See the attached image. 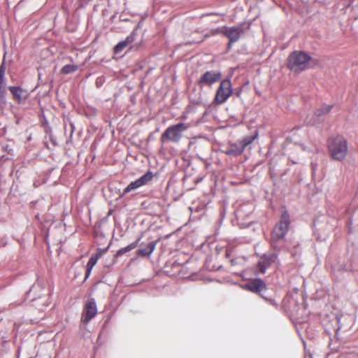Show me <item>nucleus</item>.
<instances>
[{"instance_id":"f257e3e1","label":"nucleus","mask_w":358,"mask_h":358,"mask_svg":"<svg viewBox=\"0 0 358 358\" xmlns=\"http://www.w3.org/2000/svg\"><path fill=\"white\" fill-rule=\"evenodd\" d=\"M289 215L285 211L280 221L275 224L271 237V246L273 250L280 251L283 247V238L288 231Z\"/></svg>"},{"instance_id":"f03ea898","label":"nucleus","mask_w":358,"mask_h":358,"mask_svg":"<svg viewBox=\"0 0 358 358\" xmlns=\"http://www.w3.org/2000/svg\"><path fill=\"white\" fill-rule=\"evenodd\" d=\"M312 57L303 51H294L287 57V66L292 71L299 73L310 67Z\"/></svg>"},{"instance_id":"7ed1b4c3","label":"nucleus","mask_w":358,"mask_h":358,"mask_svg":"<svg viewBox=\"0 0 358 358\" xmlns=\"http://www.w3.org/2000/svg\"><path fill=\"white\" fill-rule=\"evenodd\" d=\"M329 150L333 160L342 162L345 159L348 152V142L341 136L330 138Z\"/></svg>"},{"instance_id":"20e7f679","label":"nucleus","mask_w":358,"mask_h":358,"mask_svg":"<svg viewBox=\"0 0 358 358\" xmlns=\"http://www.w3.org/2000/svg\"><path fill=\"white\" fill-rule=\"evenodd\" d=\"M257 136V133L253 136H245L243 139L234 143H229L222 151L229 156L236 157L241 155L246 147L251 144Z\"/></svg>"},{"instance_id":"39448f33","label":"nucleus","mask_w":358,"mask_h":358,"mask_svg":"<svg viewBox=\"0 0 358 358\" xmlns=\"http://www.w3.org/2000/svg\"><path fill=\"white\" fill-rule=\"evenodd\" d=\"M187 128L188 127L184 123H178L168 127L161 136L162 142L164 143L168 141H178L182 137V132L186 131Z\"/></svg>"},{"instance_id":"423d86ee","label":"nucleus","mask_w":358,"mask_h":358,"mask_svg":"<svg viewBox=\"0 0 358 358\" xmlns=\"http://www.w3.org/2000/svg\"><path fill=\"white\" fill-rule=\"evenodd\" d=\"M245 287L252 292L256 293L273 305L277 306L275 302L269 298L267 294L268 288L266 283L260 278H255L245 285Z\"/></svg>"},{"instance_id":"0eeeda50","label":"nucleus","mask_w":358,"mask_h":358,"mask_svg":"<svg viewBox=\"0 0 358 358\" xmlns=\"http://www.w3.org/2000/svg\"><path fill=\"white\" fill-rule=\"evenodd\" d=\"M232 94L231 84L230 80L226 79L221 82L214 99L217 104L224 103Z\"/></svg>"},{"instance_id":"6e6552de","label":"nucleus","mask_w":358,"mask_h":358,"mask_svg":"<svg viewBox=\"0 0 358 358\" xmlns=\"http://www.w3.org/2000/svg\"><path fill=\"white\" fill-rule=\"evenodd\" d=\"M222 32L231 43H236L241 36L245 32V24H241L233 27H224V30H219Z\"/></svg>"},{"instance_id":"1a4fd4ad","label":"nucleus","mask_w":358,"mask_h":358,"mask_svg":"<svg viewBox=\"0 0 358 358\" xmlns=\"http://www.w3.org/2000/svg\"><path fill=\"white\" fill-rule=\"evenodd\" d=\"M278 252L274 250L273 252L265 254L261 257L257 264L258 271L261 273H264L268 268L278 262Z\"/></svg>"},{"instance_id":"9d476101","label":"nucleus","mask_w":358,"mask_h":358,"mask_svg":"<svg viewBox=\"0 0 358 358\" xmlns=\"http://www.w3.org/2000/svg\"><path fill=\"white\" fill-rule=\"evenodd\" d=\"M222 77V74L217 71H208L203 73L198 80L199 85L202 87L203 86H211L213 84L217 83Z\"/></svg>"},{"instance_id":"9b49d317","label":"nucleus","mask_w":358,"mask_h":358,"mask_svg":"<svg viewBox=\"0 0 358 358\" xmlns=\"http://www.w3.org/2000/svg\"><path fill=\"white\" fill-rule=\"evenodd\" d=\"M153 177V174L150 171H148L141 178L136 179L135 181L131 182L123 191V194H127L131 191H134L138 188L147 185Z\"/></svg>"},{"instance_id":"f8f14e48","label":"nucleus","mask_w":358,"mask_h":358,"mask_svg":"<svg viewBox=\"0 0 358 358\" xmlns=\"http://www.w3.org/2000/svg\"><path fill=\"white\" fill-rule=\"evenodd\" d=\"M97 313L96 303L93 299L87 301L85 304V310L83 313L81 321L84 324H87Z\"/></svg>"},{"instance_id":"ddd939ff","label":"nucleus","mask_w":358,"mask_h":358,"mask_svg":"<svg viewBox=\"0 0 358 358\" xmlns=\"http://www.w3.org/2000/svg\"><path fill=\"white\" fill-rule=\"evenodd\" d=\"M252 208L250 204L241 205L236 210V216L238 220H244L248 217L252 213Z\"/></svg>"},{"instance_id":"4468645a","label":"nucleus","mask_w":358,"mask_h":358,"mask_svg":"<svg viewBox=\"0 0 358 358\" xmlns=\"http://www.w3.org/2000/svg\"><path fill=\"white\" fill-rule=\"evenodd\" d=\"M101 256L102 251H99L91 256L86 266L85 278H87L90 275L93 267L96 265L97 261Z\"/></svg>"},{"instance_id":"2eb2a0df","label":"nucleus","mask_w":358,"mask_h":358,"mask_svg":"<svg viewBox=\"0 0 358 358\" xmlns=\"http://www.w3.org/2000/svg\"><path fill=\"white\" fill-rule=\"evenodd\" d=\"M9 90L15 99L18 101L20 102L22 100H24L28 96V92L26 90H22L20 87H10Z\"/></svg>"},{"instance_id":"dca6fc26","label":"nucleus","mask_w":358,"mask_h":358,"mask_svg":"<svg viewBox=\"0 0 358 358\" xmlns=\"http://www.w3.org/2000/svg\"><path fill=\"white\" fill-rule=\"evenodd\" d=\"M155 241H151L148 243V245L143 248H141L138 251V254L141 256H148L150 255L155 250Z\"/></svg>"},{"instance_id":"f3484780","label":"nucleus","mask_w":358,"mask_h":358,"mask_svg":"<svg viewBox=\"0 0 358 358\" xmlns=\"http://www.w3.org/2000/svg\"><path fill=\"white\" fill-rule=\"evenodd\" d=\"M332 107H333L332 105L324 104L315 110V115L317 117L324 115L327 114L331 110Z\"/></svg>"},{"instance_id":"a211bd4d","label":"nucleus","mask_w":358,"mask_h":358,"mask_svg":"<svg viewBox=\"0 0 358 358\" xmlns=\"http://www.w3.org/2000/svg\"><path fill=\"white\" fill-rule=\"evenodd\" d=\"M78 70V66L76 64H66L61 69V73L63 74H69Z\"/></svg>"},{"instance_id":"6ab92c4d","label":"nucleus","mask_w":358,"mask_h":358,"mask_svg":"<svg viewBox=\"0 0 358 358\" xmlns=\"http://www.w3.org/2000/svg\"><path fill=\"white\" fill-rule=\"evenodd\" d=\"M137 245H138V241L129 244V245H127V247L119 250L117 252V255H122L134 249L135 248H136Z\"/></svg>"},{"instance_id":"aec40b11","label":"nucleus","mask_w":358,"mask_h":358,"mask_svg":"<svg viewBox=\"0 0 358 358\" xmlns=\"http://www.w3.org/2000/svg\"><path fill=\"white\" fill-rule=\"evenodd\" d=\"M128 45V43L124 40L120 43H118L115 47V50L116 52H121L124 48H126Z\"/></svg>"},{"instance_id":"412c9836","label":"nucleus","mask_w":358,"mask_h":358,"mask_svg":"<svg viewBox=\"0 0 358 358\" xmlns=\"http://www.w3.org/2000/svg\"><path fill=\"white\" fill-rule=\"evenodd\" d=\"M135 36L136 33L133 31L129 36H127L125 41L128 43V45H130L134 41Z\"/></svg>"},{"instance_id":"4be33fe9","label":"nucleus","mask_w":358,"mask_h":358,"mask_svg":"<svg viewBox=\"0 0 358 358\" xmlns=\"http://www.w3.org/2000/svg\"><path fill=\"white\" fill-rule=\"evenodd\" d=\"M158 217L162 218V220H161L162 222H163L164 220H165L166 222L168 221V218L169 217L166 215V214H163V215H158Z\"/></svg>"},{"instance_id":"5701e85b","label":"nucleus","mask_w":358,"mask_h":358,"mask_svg":"<svg viewBox=\"0 0 358 358\" xmlns=\"http://www.w3.org/2000/svg\"><path fill=\"white\" fill-rule=\"evenodd\" d=\"M219 30H224V27H222V28H217V29L213 30V34H222V32L219 31Z\"/></svg>"},{"instance_id":"b1692460","label":"nucleus","mask_w":358,"mask_h":358,"mask_svg":"<svg viewBox=\"0 0 358 358\" xmlns=\"http://www.w3.org/2000/svg\"><path fill=\"white\" fill-rule=\"evenodd\" d=\"M234 43H231L230 41H229V43H228V45H227V50H230L231 48V45Z\"/></svg>"}]
</instances>
